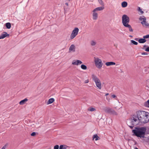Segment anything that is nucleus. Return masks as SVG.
<instances>
[{
	"label": "nucleus",
	"mask_w": 149,
	"mask_h": 149,
	"mask_svg": "<svg viewBox=\"0 0 149 149\" xmlns=\"http://www.w3.org/2000/svg\"><path fill=\"white\" fill-rule=\"evenodd\" d=\"M146 130V127H135V129L132 130L134 135L138 137H144Z\"/></svg>",
	"instance_id": "obj_1"
},
{
	"label": "nucleus",
	"mask_w": 149,
	"mask_h": 149,
	"mask_svg": "<svg viewBox=\"0 0 149 149\" xmlns=\"http://www.w3.org/2000/svg\"><path fill=\"white\" fill-rule=\"evenodd\" d=\"M130 121V122L128 125L132 129L133 128L134 126L139 125L140 122L138 116L135 115L132 116Z\"/></svg>",
	"instance_id": "obj_2"
},
{
	"label": "nucleus",
	"mask_w": 149,
	"mask_h": 149,
	"mask_svg": "<svg viewBox=\"0 0 149 149\" xmlns=\"http://www.w3.org/2000/svg\"><path fill=\"white\" fill-rule=\"evenodd\" d=\"M122 23L123 25L125 27H127L129 29L130 32H132L133 30L130 25L128 24L130 22L129 17L126 15H124L122 17Z\"/></svg>",
	"instance_id": "obj_3"
},
{
	"label": "nucleus",
	"mask_w": 149,
	"mask_h": 149,
	"mask_svg": "<svg viewBox=\"0 0 149 149\" xmlns=\"http://www.w3.org/2000/svg\"><path fill=\"white\" fill-rule=\"evenodd\" d=\"M136 113L137 114V116H138L140 122L141 123V122L144 121L145 120L143 119V118L144 116H146L147 118H146V120L149 117L148 115L146 114L147 112L143 111H137Z\"/></svg>",
	"instance_id": "obj_4"
},
{
	"label": "nucleus",
	"mask_w": 149,
	"mask_h": 149,
	"mask_svg": "<svg viewBox=\"0 0 149 149\" xmlns=\"http://www.w3.org/2000/svg\"><path fill=\"white\" fill-rule=\"evenodd\" d=\"M92 78L93 80L95 82L97 87L99 89L102 88V84L99 79L94 74L92 75Z\"/></svg>",
	"instance_id": "obj_5"
},
{
	"label": "nucleus",
	"mask_w": 149,
	"mask_h": 149,
	"mask_svg": "<svg viewBox=\"0 0 149 149\" xmlns=\"http://www.w3.org/2000/svg\"><path fill=\"white\" fill-rule=\"evenodd\" d=\"M94 58V61L96 66L98 69H100L103 65L101 60L98 58Z\"/></svg>",
	"instance_id": "obj_6"
},
{
	"label": "nucleus",
	"mask_w": 149,
	"mask_h": 149,
	"mask_svg": "<svg viewBox=\"0 0 149 149\" xmlns=\"http://www.w3.org/2000/svg\"><path fill=\"white\" fill-rule=\"evenodd\" d=\"M139 20L141 21V23L142 25L143 26L149 28V24L146 22V19L145 17H141L139 18Z\"/></svg>",
	"instance_id": "obj_7"
},
{
	"label": "nucleus",
	"mask_w": 149,
	"mask_h": 149,
	"mask_svg": "<svg viewBox=\"0 0 149 149\" xmlns=\"http://www.w3.org/2000/svg\"><path fill=\"white\" fill-rule=\"evenodd\" d=\"M79 29L77 27L75 28L72 31V33L70 36L71 39H72L74 38L78 34Z\"/></svg>",
	"instance_id": "obj_8"
},
{
	"label": "nucleus",
	"mask_w": 149,
	"mask_h": 149,
	"mask_svg": "<svg viewBox=\"0 0 149 149\" xmlns=\"http://www.w3.org/2000/svg\"><path fill=\"white\" fill-rule=\"evenodd\" d=\"M82 63V62L79 60H73L72 62V64L73 65H78L81 64Z\"/></svg>",
	"instance_id": "obj_9"
},
{
	"label": "nucleus",
	"mask_w": 149,
	"mask_h": 149,
	"mask_svg": "<svg viewBox=\"0 0 149 149\" xmlns=\"http://www.w3.org/2000/svg\"><path fill=\"white\" fill-rule=\"evenodd\" d=\"M93 20H96L97 19L98 15L97 13L93 10Z\"/></svg>",
	"instance_id": "obj_10"
},
{
	"label": "nucleus",
	"mask_w": 149,
	"mask_h": 149,
	"mask_svg": "<svg viewBox=\"0 0 149 149\" xmlns=\"http://www.w3.org/2000/svg\"><path fill=\"white\" fill-rule=\"evenodd\" d=\"M75 51V46L73 45H71L69 48V52H74Z\"/></svg>",
	"instance_id": "obj_11"
},
{
	"label": "nucleus",
	"mask_w": 149,
	"mask_h": 149,
	"mask_svg": "<svg viewBox=\"0 0 149 149\" xmlns=\"http://www.w3.org/2000/svg\"><path fill=\"white\" fill-rule=\"evenodd\" d=\"M9 35L7 33V32H3L0 36V39H3L6 37H8Z\"/></svg>",
	"instance_id": "obj_12"
},
{
	"label": "nucleus",
	"mask_w": 149,
	"mask_h": 149,
	"mask_svg": "<svg viewBox=\"0 0 149 149\" xmlns=\"http://www.w3.org/2000/svg\"><path fill=\"white\" fill-rule=\"evenodd\" d=\"M147 114H147V115H148L149 116H148V117H149L147 119V120H146V118H147V117H146V116H144L143 118V119L145 120L144 121H143V122H141V123H148V122L149 121V113L148 112H147Z\"/></svg>",
	"instance_id": "obj_13"
},
{
	"label": "nucleus",
	"mask_w": 149,
	"mask_h": 149,
	"mask_svg": "<svg viewBox=\"0 0 149 149\" xmlns=\"http://www.w3.org/2000/svg\"><path fill=\"white\" fill-rule=\"evenodd\" d=\"M115 63L113 62H107L105 63V65L107 66H109L111 65H115Z\"/></svg>",
	"instance_id": "obj_14"
},
{
	"label": "nucleus",
	"mask_w": 149,
	"mask_h": 149,
	"mask_svg": "<svg viewBox=\"0 0 149 149\" xmlns=\"http://www.w3.org/2000/svg\"><path fill=\"white\" fill-rule=\"evenodd\" d=\"M28 100V99L26 98H25V99L19 102V104L20 105H23Z\"/></svg>",
	"instance_id": "obj_15"
},
{
	"label": "nucleus",
	"mask_w": 149,
	"mask_h": 149,
	"mask_svg": "<svg viewBox=\"0 0 149 149\" xmlns=\"http://www.w3.org/2000/svg\"><path fill=\"white\" fill-rule=\"evenodd\" d=\"M104 9V7L102 6L97 7L94 9L93 10L96 12V11H97L102 10H103Z\"/></svg>",
	"instance_id": "obj_16"
},
{
	"label": "nucleus",
	"mask_w": 149,
	"mask_h": 149,
	"mask_svg": "<svg viewBox=\"0 0 149 149\" xmlns=\"http://www.w3.org/2000/svg\"><path fill=\"white\" fill-rule=\"evenodd\" d=\"M112 109L109 108H106L105 109L104 111L107 113H110Z\"/></svg>",
	"instance_id": "obj_17"
},
{
	"label": "nucleus",
	"mask_w": 149,
	"mask_h": 149,
	"mask_svg": "<svg viewBox=\"0 0 149 149\" xmlns=\"http://www.w3.org/2000/svg\"><path fill=\"white\" fill-rule=\"evenodd\" d=\"M54 99L53 98H52L49 99L47 102V104H49L52 103L54 101Z\"/></svg>",
	"instance_id": "obj_18"
},
{
	"label": "nucleus",
	"mask_w": 149,
	"mask_h": 149,
	"mask_svg": "<svg viewBox=\"0 0 149 149\" xmlns=\"http://www.w3.org/2000/svg\"><path fill=\"white\" fill-rule=\"evenodd\" d=\"M94 139H95V140L96 141L99 140L100 139V138L97 134H96L94 135L93 137V140Z\"/></svg>",
	"instance_id": "obj_19"
},
{
	"label": "nucleus",
	"mask_w": 149,
	"mask_h": 149,
	"mask_svg": "<svg viewBox=\"0 0 149 149\" xmlns=\"http://www.w3.org/2000/svg\"><path fill=\"white\" fill-rule=\"evenodd\" d=\"M146 40L144 38L140 39L138 40L139 42L141 43H144L146 42Z\"/></svg>",
	"instance_id": "obj_20"
},
{
	"label": "nucleus",
	"mask_w": 149,
	"mask_h": 149,
	"mask_svg": "<svg viewBox=\"0 0 149 149\" xmlns=\"http://www.w3.org/2000/svg\"><path fill=\"white\" fill-rule=\"evenodd\" d=\"M97 43V42L94 40H92L90 41V44L92 46H95Z\"/></svg>",
	"instance_id": "obj_21"
},
{
	"label": "nucleus",
	"mask_w": 149,
	"mask_h": 149,
	"mask_svg": "<svg viewBox=\"0 0 149 149\" xmlns=\"http://www.w3.org/2000/svg\"><path fill=\"white\" fill-rule=\"evenodd\" d=\"M127 3L126 1L123 2L121 4L123 8H125L127 6Z\"/></svg>",
	"instance_id": "obj_22"
},
{
	"label": "nucleus",
	"mask_w": 149,
	"mask_h": 149,
	"mask_svg": "<svg viewBox=\"0 0 149 149\" xmlns=\"http://www.w3.org/2000/svg\"><path fill=\"white\" fill-rule=\"evenodd\" d=\"M6 26L8 29H10L11 27V24L9 22H8L6 24Z\"/></svg>",
	"instance_id": "obj_23"
},
{
	"label": "nucleus",
	"mask_w": 149,
	"mask_h": 149,
	"mask_svg": "<svg viewBox=\"0 0 149 149\" xmlns=\"http://www.w3.org/2000/svg\"><path fill=\"white\" fill-rule=\"evenodd\" d=\"M110 114L114 115H118L117 113L112 109Z\"/></svg>",
	"instance_id": "obj_24"
},
{
	"label": "nucleus",
	"mask_w": 149,
	"mask_h": 149,
	"mask_svg": "<svg viewBox=\"0 0 149 149\" xmlns=\"http://www.w3.org/2000/svg\"><path fill=\"white\" fill-rule=\"evenodd\" d=\"M81 68L82 69L84 70H86L87 68V66L84 64H82L81 65Z\"/></svg>",
	"instance_id": "obj_25"
},
{
	"label": "nucleus",
	"mask_w": 149,
	"mask_h": 149,
	"mask_svg": "<svg viewBox=\"0 0 149 149\" xmlns=\"http://www.w3.org/2000/svg\"><path fill=\"white\" fill-rule=\"evenodd\" d=\"M131 43L134 45H137L138 44V42L134 40H131Z\"/></svg>",
	"instance_id": "obj_26"
},
{
	"label": "nucleus",
	"mask_w": 149,
	"mask_h": 149,
	"mask_svg": "<svg viewBox=\"0 0 149 149\" xmlns=\"http://www.w3.org/2000/svg\"><path fill=\"white\" fill-rule=\"evenodd\" d=\"M98 2L102 6H103L104 5V3L102 0H98Z\"/></svg>",
	"instance_id": "obj_27"
},
{
	"label": "nucleus",
	"mask_w": 149,
	"mask_h": 149,
	"mask_svg": "<svg viewBox=\"0 0 149 149\" xmlns=\"http://www.w3.org/2000/svg\"><path fill=\"white\" fill-rule=\"evenodd\" d=\"M88 111H95L96 110L95 109L92 108V107H91L90 109H88Z\"/></svg>",
	"instance_id": "obj_28"
},
{
	"label": "nucleus",
	"mask_w": 149,
	"mask_h": 149,
	"mask_svg": "<svg viewBox=\"0 0 149 149\" xmlns=\"http://www.w3.org/2000/svg\"><path fill=\"white\" fill-rule=\"evenodd\" d=\"M138 10L141 13V14H143V12L142 10V9L139 7H138Z\"/></svg>",
	"instance_id": "obj_29"
},
{
	"label": "nucleus",
	"mask_w": 149,
	"mask_h": 149,
	"mask_svg": "<svg viewBox=\"0 0 149 149\" xmlns=\"http://www.w3.org/2000/svg\"><path fill=\"white\" fill-rule=\"evenodd\" d=\"M59 149H66L65 147H64L63 145H61L60 146Z\"/></svg>",
	"instance_id": "obj_30"
},
{
	"label": "nucleus",
	"mask_w": 149,
	"mask_h": 149,
	"mask_svg": "<svg viewBox=\"0 0 149 149\" xmlns=\"http://www.w3.org/2000/svg\"><path fill=\"white\" fill-rule=\"evenodd\" d=\"M143 38H144L145 39V38H149V34L144 36H143Z\"/></svg>",
	"instance_id": "obj_31"
},
{
	"label": "nucleus",
	"mask_w": 149,
	"mask_h": 149,
	"mask_svg": "<svg viewBox=\"0 0 149 149\" xmlns=\"http://www.w3.org/2000/svg\"><path fill=\"white\" fill-rule=\"evenodd\" d=\"M59 146L58 145H55L54 147V149H58Z\"/></svg>",
	"instance_id": "obj_32"
},
{
	"label": "nucleus",
	"mask_w": 149,
	"mask_h": 149,
	"mask_svg": "<svg viewBox=\"0 0 149 149\" xmlns=\"http://www.w3.org/2000/svg\"><path fill=\"white\" fill-rule=\"evenodd\" d=\"M36 132H32L31 134V135L32 136H34L36 135Z\"/></svg>",
	"instance_id": "obj_33"
},
{
	"label": "nucleus",
	"mask_w": 149,
	"mask_h": 149,
	"mask_svg": "<svg viewBox=\"0 0 149 149\" xmlns=\"http://www.w3.org/2000/svg\"><path fill=\"white\" fill-rule=\"evenodd\" d=\"M145 50L146 51L148 52H149V47H147L145 49Z\"/></svg>",
	"instance_id": "obj_34"
},
{
	"label": "nucleus",
	"mask_w": 149,
	"mask_h": 149,
	"mask_svg": "<svg viewBox=\"0 0 149 149\" xmlns=\"http://www.w3.org/2000/svg\"><path fill=\"white\" fill-rule=\"evenodd\" d=\"M146 47V45H144L143 48H142V49H145Z\"/></svg>",
	"instance_id": "obj_35"
},
{
	"label": "nucleus",
	"mask_w": 149,
	"mask_h": 149,
	"mask_svg": "<svg viewBox=\"0 0 149 149\" xmlns=\"http://www.w3.org/2000/svg\"><path fill=\"white\" fill-rule=\"evenodd\" d=\"M141 54L143 55H147L148 54L147 52H143L141 53Z\"/></svg>",
	"instance_id": "obj_36"
},
{
	"label": "nucleus",
	"mask_w": 149,
	"mask_h": 149,
	"mask_svg": "<svg viewBox=\"0 0 149 149\" xmlns=\"http://www.w3.org/2000/svg\"><path fill=\"white\" fill-rule=\"evenodd\" d=\"M111 97L113 98H115L116 97V96L115 95L113 94L111 95Z\"/></svg>",
	"instance_id": "obj_37"
},
{
	"label": "nucleus",
	"mask_w": 149,
	"mask_h": 149,
	"mask_svg": "<svg viewBox=\"0 0 149 149\" xmlns=\"http://www.w3.org/2000/svg\"><path fill=\"white\" fill-rule=\"evenodd\" d=\"M6 147V146H4L1 149H5Z\"/></svg>",
	"instance_id": "obj_38"
},
{
	"label": "nucleus",
	"mask_w": 149,
	"mask_h": 149,
	"mask_svg": "<svg viewBox=\"0 0 149 149\" xmlns=\"http://www.w3.org/2000/svg\"><path fill=\"white\" fill-rule=\"evenodd\" d=\"M88 80H86L85 81V83H88Z\"/></svg>",
	"instance_id": "obj_39"
},
{
	"label": "nucleus",
	"mask_w": 149,
	"mask_h": 149,
	"mask_svg": "<svg viewBox=\"0 0 149 149\" xmlns=\"http://www.w3.org/2000/svg\"><path fill=\"white\" fill-rule=\"evenodd\" d=\"M65 4L67 6H68V3H65Z\"/></svg>",
	"instance_id": "obj_40"
},
{
	"label": "nucleus",
	"mask_w": 149,
	"mask_h": 149,
	"mask_svg": "<svg viewBox=\"0 0 149 149\" xmlns=\"http://www.w3.org/2000/svg\"><path fill=\"white\" fill-rule=\"evenodd\" d=\"M109 95V93H107L106 94L105 96H107V95Z\"/></svg>",
	"instance_id": "obj_41"
},
{
	"label": "nucleus",
	"mask_w": 149,
	"mask_h": 149,
	"mask_svg": "<svg viewBox=\"0 0 149 149\" xmlns=\"http://www.w3.org/2000/svg\"><path fill=\"white\" fill-rule=\"evenodd\" d=\"M130 36V37H132V36Z\"/></svg>",
	"instance_id": "obj_42"
}]
</instances>
